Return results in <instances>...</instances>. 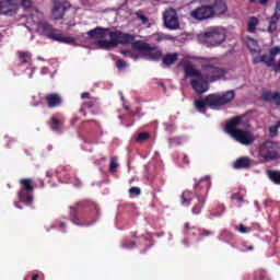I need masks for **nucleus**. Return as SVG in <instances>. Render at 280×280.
I'll use <instances>...</instances> for the list:
<instances>
[{
    "instance_id": "obj_46",
    "label": "nucleus",
    "mask_w": 280,
    "mask_h": 280,
    "mask_svg": "<svg viewBox=\"0 0 280 280\" xmlns=\"http://www.w3.org/2000/svg\"><path fill=\"white\" fill-rule=\"evenodd\" d=\"M116 67H117V69H125V67H126V61H124V60H121V59H118V60L116 61Z\"/></svg>"
},
{
    "instance_id": "obj_61",
    "label": "nucleus",
    "mask_w": 280,
    "mask_h": 280,
    "mask_svg": "<svg viewBox=\"0 0 280 280\" xmlns=\"http://www.w3.org/2000/svg\"><path fill=\"white\" fill-rule=\"evenodd\" d=\"M40 185H42V187H45V182H42Z\"/></svg>"
},
{
    "instance_id": "obj_31",
    "label": "nucleus",
    "mask_w": 280,
    "mask_h": 280,
    "mask_svg": "<svg viewBox=\"0 0 280 280\" xmlns=\"http://www.w3.org/2000/svg\"><path fill=\"white\" fill-rule=\"evenodd\" d=\"M275 98V93H272L270 90H265L261 93V100L262 102H267L268 104H270V102H272Z\"/></svg>"
},
{
    "instance_id": "obj_42",
    "label": "nucleus",
    "mask_w": 280,
    "mask_h": 280,
    "mask_svg": "<svg viewBox=\"0 0 280 280\" xmlns=\"http://www.w3.org/2000/svg\"><path fill=\"white\" fill-rule=\"evenodd\" d=\"M129 194L131 196H141V188H139V187H131L129 189Z\"/></svg>"
},
{
    "instance_id": "obj_59",
    "label": "nucleus",
    "mask_w": 280,
    "mask_h": 280,
    "mask_svg": "<svg viewBox=\"0 0 280 280\" xmlns=\"http://www.w3.org/2000/svg\"><path fill=\"white\" fill-rule=\"evenodd\" d=\"M276 126H278V129L280 128V119L277 121Z\"/></svg>"
},
{
    "instance_id": "obj_5",
    "label": "nucleus",
    "mask_w": 280,
    "mask_h": 280,
    "mask_svg": "<svg viewBox=\"0 0 280 280\" xmlns=\"http://www.w3.org/2000/svg\"><path fill=\"white\" fill-rule=\"evenodd\" d=\"M232 100H235V92L233 90L223 94H209L203 100L196 101L195 108L200 112L205 110L207 106L210 108H219V106H226V104H231Z\"/></svg>"
},
{
    "instance_id": "obj_51",
    "label": "nucleus",
    "mask_w": 280,
    "mask_h": 280,
    "mask_svg": "<svg viewBox=\"0 0 280 280\" xmlns=\"http://www.w3.org/2000/svg\"><path fill=\"white\" fill-rule=\"evenodd\" d=\"M262 58L261 56H256L253 58V63L254 65H259V62H261Z\"/></svg>"
},
{
    "instance_id": "obj_12",
    "label": "nucleus",
    "mask_w": 280,
    "mask_h": 280,
    "mask_svg": "<svg viewBox=\"0 0 280 280\" xmlns=\"http://www.w3.org/2000/svg\"><path fill=\"white\" fill-rule=\"evenodd\" d=\"M190 18L195 21H208V19H213V11L209 4H200L190 11Z\"/></svg>"
},
{
    "instance_id": "obj_56",
    "label": "nucleus",
    "mask_w": 280,
    "mask_h": 280,
    "mask_svg": "<svg viewBox=\"0 0 280 280\" xmlns=\"http://www.w3.org/2000/svg\"><path fill=\"white\" fill-rule=\"evenodd\" d=\"M38 273L33 275L32 280H38Z\"/></svg>"
},
{
    "instance_id": "obj_29",
    "label": "nucleus",
    "mask_w": 280,
    "mask_h": 280,
    "mask_svg": "<svg viewBox=\"0 0 280 280\" xmlns=\"http://www.w3.org/2000/svg\"><path fill=\"white\" fill-rule=\"evenodd\" d=\"M149 139H150V132L143 131L138 133V136L135 139V142L141 145L142 143H145V141H148Z\"/></svg>"
},
{
    "instance_id": "obj_53",
    "label": "nucleus",
    "mask_w": 280,
    "mask_h": 280,
    "mask_svg": "<svg viewBox=\"0 0 280 280\" xmlns=\"http://www.w3.org/2000/svg\"><path fill=\"white\" fill-rule=\"evenodd\" d=\"M183 162L186 163V165H189V156H187V154L184 155Z\"/></svg>"
},
{
    "instance_id": "obj_20",
    "label": "nucleus",
    "mask_w": 280,
    "mask_h": 280,
    "mask_svg": "<svg viewBox=\"0 0 280 280\" xmlns=\"http://www.w3.org/2000/svg\"><path fill=\"white\" fill-rule=\"evenodd\" d=\"M46 104L48 108H58L62 106V96L58 93H49L45 96Z\"/></svg>"
},
{
    "instance_id": "obj_35",
    "label": "nucleus",
    "mask_w": 280,
    "mask_h": 280,
    "mask_svg": "<svg viewBox=\"0 0 280 280\" xmlns=\"http://www.w3.org/2000/svg\"><path fill=\"white\" fill-rule=\"evenodd\" d=\"M19 58L22 65H27L30 62V58H32V55H30V52L22 51L20 52Z\"/></svg>"
},
{
    "instance_id": "obj_47",
    "label": "nucleus",
    "mask_w": 280,
    "mask_h": 280,
    "mask_svg": "<svg viewBox=\"0 0 280 280\" xmlns=\"http://www.w3.org/2000/svg\"><path fill=\"white\" fill-rule=\"evenodd\" d=\"M22 5L23 8H25L26 10L32 8V0H22Z\"/></svg>"
},
{
    "instance_id": "obj_37",
    "label": "nucleus",
    "mask_w": 280,
    "mask_h": 280,
    "mask_svg": "<svg viewBox=\"0 0 280 280\" xmlns=\"http://www.w3.org/2000/svg\"><path fill=\"white\" fill-rule=\"evenodd\" d=\"M269 137L275 139V137H279V126L273 125L269 127Z\"/></svg>"
},
{
    "instance_id": "obj_50",
    "label": "nucleus",
    "mask_w": 280,
    "mask_h": 280,
    "mask_svg": "<svg viewBox=\"0 0 280 280\" xmlns=\"http://www.w3.org/2000/svg\"><path fill=\"white\" fill-rule=\"evenodd\" d=\"M91 98H92L91 93H89V92H83L81 94V100H91Z\"/></svg>"
},
{
    "instance_id": "obj_27",
    "label": "nucleus",
    "mask_w": 280,
    "mask_h": 280,
    "mask_svg": "<svg viewBox=\"0 0 280 280\" xmlns=\"http://www.w3.org/2000/svg\"><path fill=\"white\" fill-rule=\"evenodd\" d=\"M247 47L252 55L261 54V49H259V44L255 39H249Z\"/></svg>"
},
{
    "instance_id": "obj_30",
    "label": "nucleus",
    "mask_w": 280,
    "mask_h": 280,
    "mask_svg": "<svg viewBox=\"0 0 280 280\" xmlns=\"http://www.w3.org/2000/svg\"><path fill=\"white\" fill-rule=\"evenodd\" d=\"M152 36L156 43H163V40H172V36L165 33H154Z\"/></svg>"
},
{
    "instance_id": "obj_34",
    "label": "nucleus",
    "mask_w": 280,
    "mask_h": 280,
    "mask_svg": "<svg viewBox=\"0 0 280 280\" xmlns=\"http://www.w3.org/2000/svg\"><path fill=\"white\" fill-rule=\"evenodd\" d=\"M254 280H268V276L261 269H258L254 273Z\"/></svg>"
},
{
    "instance_id": "obj_41",
    "label": "nucleus",
    "mask_w": 280,
    "mask_h": 280,
    "mask_svg": "<svg viewBox=\"0 0 280 280\" xmlns=\"http://www.w3.org/2000/svg\"><path fill=\"white\" fill-rule=\"evenodd\" d=\"M231 200H237V202H244V196L240 195V192H233L231 196Z\"/></svg>"
},
{
    "instance_id": "obj_49",
    "label": "nucleus",
    "mask_w": 280,
    "mask_h": 280,
    "mask_svg": "<svg viewBox=\"0 0 280 280\" xmlns=\"http://www.w3.org/2000/svg\"><path fill=\"white\" fill-rule=\"evenodd\" d=\"M120 54H122V56H126L127 58H132L131 50H120Z\"/></svg>"
},
{
    "instance_id": "obj_52",
    "label": "nucleus",
    "mask_w": 280,
    "mask_h": 280,
    "mask_svg": "<svg viewBox=\"0 0 280 280\" xmlns=\"http://www.w3.org/2000/svg\"><path fill=\"white\" fill-rule=\"evenodd\" d=\"M189 229H191V228L189 226V223H185L184 233L188 234V233H189Z\"/></svg>"
},
{
    "instance_id": "obj_45",
    "label": "nucleus",
    "mask_w": 280,
    "mask_h": 280,
    "mask_svg": "<svg viewBox=\"0 0 280 280\" xmlns=\"http://www.w3.org/2000/svg\"><path fill=\"white\" fill-rule=\"evenodd\" d=\"M270 0H248L249 3H259V5H268Z\"/></svg>"
},
{
    "instance_id": "obj_39",
    "label": "nucleus",
    "mask_w": 280,
    "mask_h": 280,
    "mask_svg": "<svg viewBox=\"0 0 280 280\" xmlns=\"http://www.w3.org/2000/svg\"><path fill=\"white\" fill-rule=\"evenodd\" d=\"M261 58V62H265L267 67H275V61L270 60V56L262 55Z\"/></svg>"
},
{
    "instance_id": "obj_21",
    "label": "nucleus",
    "mask_w": 280,
    "mask_h": 280,
    "mask_svg": "<svg viewBox=\"0 0 280 280\" xmlns=\"http://www.w3.org/2000/svg\"><path fill=\"white\" fill-rule=\"evenodd\" d=\"M253 159L248 156H241L233 162L232 167L234 170H249V167H253Z\"/></svg>"
},
{
    "instance_id": "obj_43",
    "label": "nucleus",
    "mask_w": 280,
    "mask_h": 280,
    "mask_svg": "<svg viewBox=\"0 0 280 280\" xmlns=\"http://www.w3.org/2000/svg\"><path fill=\"white\" fill-rule=\"evenodd\" d=\"M273 104L276 105V106H280V92H275L273 93Z\"/></svg>"
},
{
    "instance_id": "obj_22",
    "label": "nucleus",
    "mask_w": 280,
    "mask_h": 280,
    "mask_svg": "<svg viewBox=\"0 0 280 280\" xmlns=\"http://www.w3.org/2000/svg\"><path fill=\"white\" fill-rule=\"evenodd\" d=\"M161 61L164 69H170L172 65L178 62V52H168L166 55H162Z\"/></svg>"
},
{
    "instance_id": "obj_24",
    "label": "nucleus",
    "mask_w": 280,
    "mask_h": 280,
    "mask_svg": "<svg viewBox=\"0 0 280 280\" xmlns=\"http://www.w3.org/2000/svg\"><path fill=\"white\" fill-rule=\"evenodd\" d=\"M55 42L63 43L65 45H73V43H75V38L70 36H63L60 34L59 31V33H57V37H55Z\"/></svg>"
},
{
    "instance_id": "obj_57",
    "label": "nucleus",
    "mask_w": 280,
    "mask_h": 280,
    "mask_svg": "<svg viewBox=\"0 0 280 280\" xmlns=\"http://www.w3.org/2000/svg\"><path fill=\"white\" fill-rule=\"evenodd\" d=\"M46 176H47L48 178H51V172L47 171V172H46Z\"/></svg>"
},
{
    "instance_id": "obj_54",
    "label": "nucleus",
    "mask_w": 280,
    "mask_h": 280,
    "mask_svg": "<svg viewBox=\"0 0 280 280\" xmlns=\"http://www.w3.org/2000/svg\"><path fill=\"white\" fill-rule=\"evenodd\" d=\"M59 226H60V229H66V228H67V223H66V222H61V223L59 224Z\"/></svg>"
},
{
    "instance_id": "obj_3",
    "label": "nucleus",
    "mask_w": 280,
    "mask_h": 280,
    "mask_svg": "<svg viewBox=\"0 0 280 280\" xmlns=\"http://www.w3.org/2000/svg\"><path fill=\"white\" fill-rule=\"evenodd\" d=\"M245 128L246 124L244 122L243 116H235L225 124L226 135H230V137L234 139V141H237V143H241V145H250L255 143V137Z\"/></svg>"
},
{
    "instance_id": "obj_17",
    "label": "nucleus",
    "mask_w": 280,
    "mask_h": 280,
    "mask_svg": "<svg viewBox=\"0 0 280 280\" xmlns=\"http://www.w3.org/2000/svg\"><path fill=\"white\" fill-rule=\"evenodd\" d=\"M37 27L38 32H40L44 36H46V38H49L50 40H56V37L60 32L57 28H54V26L48 22H39Z\"/></svg>"
},
{
    "instance_id": "obj_1",
    "label": "nucleus",
    "mask_w": 280,
    "mask_h": 280,
    "mask_svg": "<svg viewBox=\"0 0 280 280\" xmlns=\"http://www.w3.org/2000/svg\"><path fill=\"white\" fill-rule=\"evenodd\" d=\"M211 187V179L209 177L201 178L197 184H195V196L191 190H185L182 194V205L184 207H189L192 202L191 213L192 215H200L202 213V208L207 200V194Z\"/></svg>"
},
{
    "instance_id": "obj_13",
    "label": "nucleus",
    "mask_w": 280,
    "mask_h": 280,
    "mask_svg": "<svg viewBox=\"0 0 280 280\" xmlns=\"http://www.w3.org/2000/svg\"><path fill=\"white\" fill-rule=\"evenodd\" d=\"M164 25L167 30H178L180 22L178 21V13L176 9H167L163 13Z\"/></svg>"
},
{
    "instance_id": "obj_26",
    "label": "nucleus",
    "mask_w": 280,
    "mask_h": 280,
    "mask_svg": "<svg viewBox=\"0 0 280 280\" xmlns=\"http://www.w3.org/2000/svg\"><path fill=\"white\" fill-rule=\"evenodd\" d=\"M257 25H259V19L252 16L247 23V32L255 34L257 32Z\"/></svg>"
},
{
    "instance_id": "obj_40",
    "label": "nucleus",
    "mask_w": 280,
    "mask_h": 280,
    "mask_svg": "<svg viewBox=\"0 0 280 280\" xmlns=\"http://www.w3.org/2000/svg\"><path fill=\"white\" fill-rule=\"evenodd\" d=\"M235 229H236V231H238V233H242L243 235L246 233H250V228H248L242 223L238 226H236Z\"/></svg>"
},
{
    "instance_id": "obj_19",
    "label": "nucleus",
    "mask_w": 280,
    "mask_h": 280,
    "mask_svg": "<svg viewBox=\"0 0 280 280\" xmlns=\"http://www.w3.org/2000/svg\"><path fill=\"white\" fill-rule=\"evenodd\" d=\"M114 32L115 31H110V28L97 26L94 30L89 31L88 36H90V38H96L97 40H102V38H106V36H109V34Z\"/></svg>"
},
{
    "instance_id": "obj_11",
    "label": "nucleus",
    "mask_w": 280,
    "mask_h": 280,
    "mask_svg": "<svg viewBox=\"0 0 280 280\" xmlns=\"http://www.w3.org/2000/svg\"><path fill=\"white\" fill-rule=\"evenodd\" d=\"M201 75H203L205 80H209V82H218V80L226 75V69L212 63H203L201 65Z\"/></svg>"
},
{
    "instance_id": "obj_7",
    "label": "nucleus",
    "mask_w": 280,
    "mask_h": 280,
    "mask_svg": "<svg viewBox=\"0 0 280 280\" xmlns=\"http://www.w3.org/2000/svg\"><path fill=\"white\" fill-rule=\"evenodd\" d=\"M131 47L135 51H140V54H144L149 60H154L159 62L163 58V50H161L156 46H150V44L143 40L131 42Z\"/></svg>"
},
{
    "instance_id": "obj_9",
    "label": "nucleus",
    "mask_w": 280,
    "mask_h": 280,
    "mask_svg": "<svg viewBox=\"0 0 280 280\" xmlns=\"http://www.w3.org/2000/svg\"><path fill=\"white\" fill-rule=\"evenodd\" d=\"M20 190L18 198L20 202H23L27 207H32L34 203V180L32 178L20 179Z\"/></svg>"
},
{
    "instance_id": "obj_28",
    "label": "nucleus",
    "mask_w": 280,
    "mask_h": 280,
    "mask_svg": "<svg viewBox=\"0 0 280 280\" xmlns=\"http://www.w3.org/2000/svg\"><path fill=\"white\" fill-rule=\"evenodd\" d=\"M136 16L141 21L142 25H147L148 28L152 27L150 19L143 14V11L136 12Z\"/></svg>"
},
{
    "instance_id": "obj_48",
    "label": "nucleus",
    "mask_w": 280,
    "mask_h": 280,
    "mask_svg": "<svg viewBox=\"0 0 280 280\" xmlns=\"http://www.w3.org/2000/svg\"><path fill=\"white\" fill-rule=\"evenodd\" d=\"M96 102H97V98L95 97L90 98V102L86 103L88 108H93Z\"/></svg>"
},
{
    "instance_id": "obj_55",
    "label": "nucleus",
    "mask_w": 280,
    "mask_h": 280,
    "mask_svg": "<svg viewBox=\"0 0 280 280\" xmlns=\"http://www.w3.org/2000/svg\"><path fill=\"white\" fill-rule=\"evenodd\" d=\"M135 246H137V243H135V242H130V243H129V247H130V248H135Z\"/></svg>"
},
{
    "instance_id": "obj_44",
    "label": "nucleus",
    "mask_w": 280,
    "mask_h": 280,
    "mask_svg": "<svg viewBox=\"0 0 280 280\" xmlns=\"http://www.w3.org/2000/svg\"><path fill=\"white\" fill-rule=\"evenodd\" d=\"M199 235H200L201 237H209V235H213V232H212V231H209V230H200Z\"/></svg>"
},
{
    "instance_id": "obj_38",
    "label": "nucleus",
    "mask_w": 280,
    "mask_h": 280,
    "mask_svg": "<svg viewBox=\"0 0 280 280\" xmlns=\"http://www.w3.org/2000/svg\"><path fill=\"white\" fill-rule=\"evenodd\" d=\"M224 211H225L224 205H221L215 210L211 211V215H213V218H220V215H222Z\"/></svg>"
},
{
    "instance_id": "obj_60",
    "label": "nucleus",
    "mask_w": 280,
    "mask_h": 280,
    "mask_svg": "<svg viewBox=\"0 0 280 280\" xmlns=\"http://www.w3.org/2000/svg\"><path fill=\"white\" fill-rule=\"evenodd\" d=\"M14 205H15V207H16L18 209H21V207L19 206V202H15Z\"/></svg>"
},
{
    "instance_id": "obj_6",
    "label": "nucleus",
    "mask_w": 280,
    "mask_h": 280,
    "mask_svg": "<svg viewBox=\"0 0 280 280\" xmlns=\"http://www.w3.org/2000/svg\"><path fill=\"white\" fill-rule=\"evenodd\" d=\"M109 40L108 39H100L96 45L101 49H113V47H117V45H131L135 40V35L124 33L121 31H114L109 33Z\"/></svg>"
},
{
    "instance_id": "obj_32",
    "label": "nucleus",
    "mask_w": 280,
    "mask_h": 280,
    "mask_svg": "<svg viewBox=\"0 0 280 280\" xmlns=\"http://www.w3.org/2000/svg\"><path fill=\"white\" fill-rule=\"evenodd\" d=\"M117 161H118L117 156L110 158V162H109L110 174H115V172H117V167H119V164L117 163Z\"/></svg>"
},
{
    "instance_id": "obj_36",
    "label": "nucleus",
    "mask_w": 280,
    "mask_h": 280,
    "mask_svg": "<svg viewBox=\"0 0 280 280\" xmlns=\"http://www.w3.org/2000/svg\"><path fill=\"white\" fill-rule=\"evenodd\" d=\"M183 139L180 137H173L168 139V144L171 148H174L176 145H182Z\"/></svg>"
},
{
    "instance_id": "obj_8",
    "label": "nucleus",
    "mask_w": 280,
    "mask_h": 280,
    "mask_svg": "<svg viewBox=\"0 0 280 280\" xmlns=\"http://www.w3.org/2000/svg\"><path fill=\"white\" fill-rule=\"evenodd\" d=\"M202 38L208 47H218L226 40V31L220 26H213L203 33Z\"/></svg>"
},
{
    "instance_id": "obj_23",
    "label": "nucleus",
    "mask_w": 280,
    "mask_h": 280,
    "mask_svg": "<svg viewBox=\"0 0 280 280\" xmlns=\"http://www.w3.org/2000/svg\"><path fill=\"white\" fill-rule=\"evenodd\" d=\"M63 124L65 119L59 118L58 115H52L50 118V130H52V132H60Z\"/></svg>"
},
{
    "instance_id": "obj_4",
    "label": "nucleus",
    "mask_w": 280,
    "mask_h": 280,
    "mask_svg": "<svg viewBox=\"0 0 280 280\" xmlns=\"http://www.w3.org/2000/svg\"><path fill=\"white\" fill-rule=\"evenodd\" d=\"M184 75L185 78H196L190 80V86L192 91L197 93V95H202L209 91V81L205 79L202 72L196 69L194 62L184 61L183 62Z\"/></svg>"
},
{
    "instance_id": "obj_33",
    "label": "nucleus",
    "mask_w": 280,
    "mask_h": 280,
    "mask_svg": "<svg viewBox=\"0 0 280 280\" xmlns=\"http://www.w3.org/2000/svg\"><path fill=\"white\" fill-rule=\"evenodd\" d=\"M280 54V46H276V47H272L271 49H269V57H270V60L275 62L277 56H279Z\"/></svg>"
},
{
    "instance_id": "obj_18",
    "label": "nucleus",
    "mask_w": 280,
    "mask_h": 280,
    "mask_svg": "<svg viewBox=\"0 0 280 280\" xmlns=\"http://www.w3.org/2000/svg\"><path fill=\"white\" fill-rule=\"evenodd\" d=\"M209 7L212 12V19H215V16H220V14H225V12H228L229 10L226 2H224L223 0H211Z\"/></svg>"
},
{
    "instance_id": "obj_25",
    "label": "nucleus",
    "mask_w": 280,
    "mask_h": 280,
    "mask_svg": "<svg viewBox=\"0 0 280 280\" xmlns=\"http://www.w3.org/2000/svg\"><path fill=\"white\" fill-rule=\"evenodd\" d=\"M267 176L275 185H280V171L268 170Z\"/></svg>"
},
{
    "instance_id": "obj_14",
    "label": "nucleus",
    "mask_w": 280,
    "mask_h": 280,
    "mask_svg": "<svg viewBox=\"0 0 280 280\" xmlns=\"http://www.w3.org/2000/svg\"><path fill=\"white\" fill-rule=\"evenodd\" d=\"M19 12L16 0H0V14L4 16H14Z\"/></svg>"
},
{
    "instance_id": "obj_2",
    "label": "nucleus",
    "mask_w": 280,
    "mask_h": 280,
    "mask_svg": "<svg viewBox=\"0 0 280 280\" xmlns=\"http://www.w3.org/2000/svg\"><path fill=\"white\" fill-rule=\"evenodd\" d=\"M70 207V220L77 226H93L100 220V207L94 202L81 201Z\"/></svg>"
},
{
    "instance_id": "obj_16",
    "label": "nucleus",
    "mask_w": 280,
    "mask_h": 280,
    "mask_svg": "<svg viewBox=\"0 0 280 280\" xmlns=\"http://www.w3.org/2000/svg\"><path fill=\"white\" fill-rule=\"evenodd\" d=\"M71 8V3L68 1L58 2L55 1L54 8H52V16L55 21H60L65 19V14L67 13V10Z\"/></svg>"
},
{
    "instance_id": "obj_58",
    "label": "nucleus",
    "mask_w": 280,
    "mask_h": 280,
    "mask_svg": "<svg viewBox=\"0 0 280 280\" xmlns=\"http://www.w3.org/2000/svg\"><path fill=\"white\" fill-rule=\"evenodd\" d=\"M247 250H255L254 246H247Z\"/></svg>"
},
{
    "instance_id": "obj_15",
    "label": "nucleus",
    "mask_w": 280,
    "mask_h": 280,
    "mask_svg": "<svg viewBox=\"0 0 280 280\" xmlns=\"http://www.w3.org/2000/svg\"><path fill=\"white\" fill-rule=\"evenodd\" d=\"M279 19H280V0H276V5L273 9V14L270 16L269 24L267 31L269 34H275L279 27Z\"/></svg>"
},
{
    "instance_id": "obj_10",
    "label": "nucleus",
    "mask_w": 280,
    "mask_h": 280,
    "mask_svg": "<svg viewBox=\"0 0 280 280\" xmlns=\"http://www.w3.org/2000/svg\"><path fill=\"white\" fill-rule=\"evenodd\" d=\"M279 142L267 140L259 145L258 154L264 161H279Z\"/></svg>"
}]
</instances>
